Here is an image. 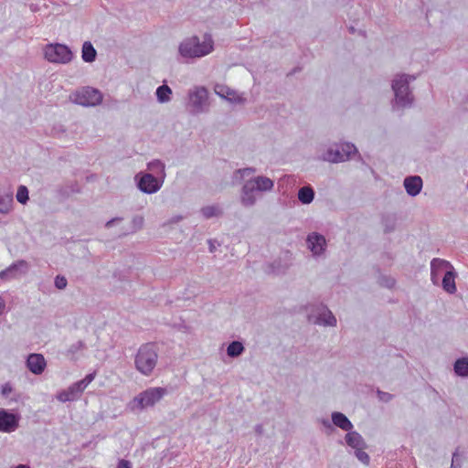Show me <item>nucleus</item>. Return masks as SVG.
<instances>
[{
  "label": "nucleus",
  "instance_id": "f257e3e1",
  "mask_svg": "<svg viewBox=\"0 0 468 468\" xmlns=\"http://www.w3.org/2000/svg\"><path fill=\"white\" fill-rule=\"evenodd\" d=\"M416 77L409 74H397L394 76L391 88L394 92L392 109L403 110L410 108L414 102V95L410 88V83L414 81Z\"/></svg>",
  "mask_w": 468,
  "mask_h": 468
},
{
  "label": "nucleus",
  "instance_id": "f03ea898",
  "mask_svg": "<svg viewBox=\"0 0 468 468\" xmlns=\"http://www.w3.org/2000/svg\"><path fill=\"white\" fill-rule=\"evenodd\" d=\"M158 361V348L154 343L142 345L134 357L135 368L144 376H150Z\"/></svg>",
  "mask_w": 468,
  "mask_h": 468
},
{
  "label": "nucleus",
  "instance_id": "7ed1b4c3",
  "mask_svg": "<svg viewBox=\"0 0 468 468\" xmlns=\"http://www.w3.org/2000/svg\"><path fill=\"white\" fill-rule=\"evenodd\" d=\"M213 49V41L210 36H205L201 42L197 37H192L180 43L179 54L186 58H201L209 54Z\"/></svg>",
  "mask_w": 468,
  "mask_h": 468
},
{
  "label": "nucleus",
  "instance_id": "20e7f679",
  "mask_svg": "<svg viewBox=\"0 0 468 468\" xmlns=\"http://www.w3.org/2000/svg\"><path fill=\"white\" fill-rule=\"evenodd\" d=\"M167 393L165 388H149L139 393L129 404L132 410H143L154 406Z\"/></svg>",
  "mask_w": 468,
  "mask_h": 468
},
{
  "label": "nucleus",
  "instance_id": "39448f33",
  "mask_svg": "<svg viewBox=\"0 0 468 468\" xmlns=\"http://www.w3.org/2000/svg\"><path fill=\"white\" fill-rule=\"evenodd\" d=\"M44 56L48 61L57 64H67L73 58L69 48L59 43L47 45L44 49Z\"/></svg>",
  "mask_w": 468,
  "mask_h": 468
},
{
  "label": "nucleus",
  "instance_id": "423d86ee",
  "mask_svg": "<svg viewBox=\"0 0 468 468\" xmlns=\"http://www.w3.org/2000/svg\"><path fill=\"white\" fill-rule=\"evenodd\" d=\"M188 105L192 114H199L208 112V91L205 87H195L188 92Z\"/></svg>",
  "mask_w": 468,
  "mask_h": 468
},
{
  "label": "nucleus",
  "instance_id": "0eeeda50",
  "mask_svg": "<svg viewBox=\"0 0 468 468\" xmlns=\"http://www.w3.org/2000/svg\"><path fill=\"white\" fill-rule=\"evenodd\" d=\"M308 320L311 323L324 326L336 325V318L327 306L323 303L312 306L308 314Z\"/></svg>",
  "mask_w": 468,
  "mask_h": 468
},
{
  "label": "nucleus",
  "instance_id": "6e6552de",
  "mask_svg": "<svg viewBox=\"0 0 468 468\" xmlns=\"http://www.w3.org/2000/svg\"><path fill=\"white\" fill-rule=\"evenodd\" d=\"M137 187L145 194H154L158 192L164 185L165 180L154 176L150 173H138L135 177Z\"/></svg>",
  "mask_w": 468,
  "mask_h": 468
},
{
  "label": "nucleus",
  "instance_id": "1a4fd4ad",
  "mask_svg": "<svg viewBox=\"0 0 468 468\" xmlns=\"http://www.w3.org/2000/svg\"><path fill=\"white\" fill-rule=\"evenodd\" d=\"M74 101L82 106H96L102 101V94L97 89L85 87L75 93Z\"/></svg>",
  "mask_w": 468,
  "mask_h": 468
},
{
  "label": "nucleus",
  "instance_id": "9d476101",
  "mask_svg": "<svg viewBox=\"0 0 468 468\" xmlns=\"http://www.w3.org/2000/svg\"><path fill=\"white\" fill-rule=\"evenodd\" d=\"M21 416L5 409H0V432L11 433L19 427Z\"/></svg>",
  "mask_w": 468,
  "mask_h": 468
},
{
  "label": "nucleus",
  "instance_id": "9b49d317",
  "mask_svg": "<svg viewBox=\"0 0 468 468\" xmlns=\"http://www.w3.org/2000/svg\"><path fill=\"white\" fill-rule=\"evenodd\" d=\"M307 248L312 251L313 256H322L327 247L324 236L318 232H312L306 238Z\"/></svg>",
  "mask_w": 468,
  "mask_h": 468
},
{
  "label": "nucleus",
  "instance_id": "f8f14e48",
  "mask_svg": "<svg viewBox=\"0 0 468 468\" xmlns=\"http://www.w3.org/2000/svg\"><path fill=\"white\" fill-rule=\"evenodd\" d=\"M27 270L28 263L24 260H20L11 264L5 270L2 271L0 272V278L3 280L15 279L22 274L27 273Z\"/></svg>",
  "mask_w": 468,
  "mask_h": 468
},
{
  "label": "nucleus",
  "instance_id": "ddd939ff",
  "mask_svg": "<svg viewBox=\"0 0 468 468\" xmlns=\"http://www.w3.org/2000/svg\"><path fill=\"white\" fill-rule=\"evenodd\" d=\"M26 364L27 369L35 375L42 374L47 366L44 356L37 353L28 355Z\"/></svg>",
  "mask_w": 468,
  "mask_h": 468
},
{
  "label": "nucleus",
  "instance_id": "4468645a",
  "mask_svg": "<svg viewBox=\"0 0 468 468\" xmlns=\"http://www.w3.org/2000/svg\"><path fill=\"white\" fill-rule=\"evenodd\" d=\"M252 183L249 180L243 185L240 192V203L244 207H251L257 202L256 193Z\"/></svg>",
  "mask_w": 468,
  "mask_h": 468
},
{
  "label": "nucleus",
  "instance_id": "2eb2a0df",
  "mask_svg": "<svg viewBox=\"0 0 468 468\" xmlns=\"http://www.w3.org/2000/svg\"><path fill=\"white\" fill-rule=\"evenodd\" d=\"M96 373L92 372L88 374L83 379L77 381L70 385L67 389L71 397H74V400L80 398L82 392L95 378Z\"/></svg>",
  "mask_w": 468,
  "mask_h": 468
},
{
  "label": "nucleus",
  "instance_id": "dca6fc26",
  "mask_svg": "<svg viewBox=\"0 0 468 468\" xmlns=\"http://www.w3.org/2000/svg\"><path fill=\"white\" fill-rule=\"evenodd\" d=\"M452 264L439 258H435L431 262V279L434 284L438 283L439 276L445 271L451 270Z\"/></svg>",
  "mask_w": 468,
  "mask_h": 468
},
{
  "label": "nucleus",
  "instance_id": "f3484780",
  "mask_svg": "<svg viewBox=\"0 0 468 468\" xmlns=\"http://www.w3.org/2000/svg\"><path fill=\"white\" fill-rule=\"evenodd\" d=\"M214 91L219 97L235 103H243L244 99L237 94V92L223 84H216L214 87Z\"/></svg>",
  "mask_w": 468,
  "mask_h": 468
},
{
  "label": "nucleus",
  "instance_id": "a211bd4d",
  "mask_svg": "<svg viewBox=\"0 0 468 468\" xmlns=\"http://www.w3.org/2000/svg\"><path fill=\"white\" fill-rule=\"evenodd\" d=\"M403 185L408 195L410 197H416L421 191L422 179L419 176H407L404 179Z\"/></svg>",
  "mask_w": 468,
  "mask_h": 468
},
{
  "label": "nucleus",
  "instance_id": "6ab92c4d",
  "mask_svg": "<svg viewBox=\"0 0 468 468\" xmlns=\"http://www.w3.org/2000/svg\"><path fill=\"white\" fill-rule=\"evenodd\" d=\"M249 181L252 183L254 188L259 192L271 191L274 186L273 181L271 178L263 176H256L252 179H250Z\"/></svg>",
  "mask_w": 468,
  "mask_h": 468
},
{
  "label": "nucleus",
  "instance_id": "aec40b11",
  "mask_svg": "<svg viewBox=\"0 0 468 468\" xmlns=\"http://www.w3.org/2000/svg\"><path fill=\"white\" fill-rule=\"evenodd\" d=\"M345 440L346 444L354 450L359 448H367V443L364 438L357 431H353L351 430L346 434Z\"/></svg>",
  "mask_w": 468,
  "mask_h": 468
},
{
  "label": "nucleus",
  "instance_id": "412c9836",
  "mask_svg": "<svg viewBox=\"0 0 468 468\" xmlns=\"http://www.w3.org/2000/svg\"><path fill=\"white\" fill-rule=\"evenodd\" d=\"M332 422L335 426L345 431H350L354 427L349 419L345 414L338 411L332 413Z\"/></svg>",
  "mask_w": 468,
  "mask_h": 468
},
{
  "label": "nucleus",
  "instance_id": "4be33fe9",
  "mask_svg": "<svg viewBox=\"0 0 468 468\" xmlns=\"http://www.w3.org/2000/svg\"><path fill=\"white\" fill-rule=\"evenodd\" d=\"M455 271L453 267L451 270H447L443 275L441 285L445 292L449 293H454L456 292L455 285Z\"/></svg>",
  "mask_w": 468,
  "mask_h": 468
},
{
  "label": "nucleus",
  "instance_id": "5701e85b",
  "mask_svg": "<svg viewBox=\"0 0 468 468\" xmlns=\"http://www.w3.org/2000/svg\"><path fill=\"white\" fill-rule=\"evenodd\" d=\"M147 169L150 170L154 176L165 179V165L159 159H154L147 164Z\"/></svg>",
  "mask_w": 468,
  "mask_h": 468
},
{
  "label": "nucleus",
  "instance_id": "b1692460",
  "mask_svg": "<svg viewBox=\"0 0 468 468\" xmlns=\"http://www.w3.org/2000/svg\"><path fill=\"white\" fill-rule=\"evenodd\" d=\"M97 51L90 41H86L82 45L81 58L85 62L90 63L96 59Z\"/></svg>",
  "mask_w": 468,
  "mask_h": 468
},
{
  "label": "nucleus",
  "instance_id": "393cba45",
  "mask_svg": "<svg viewBox=\"0 0 468 468\" xmlns=\"http://www.w3.org/2000/svg\"><path fill=\"white\" fill-rule=\"evenodd\" d=\"M298 199L303 205H308L314 198V191L310 186H305L298 190Z\"/></svg>",
  "mask_w": 468,
  "mask_h": 468
},
{
  "label": "nucleus",
  "instance_id": "a878e982",
  "mask_svg": "<svg viewBox=\"0 0 468 468\" xmlns=\"http://www.w3.org/2000/svg\"><path fill=\"white\" fill-rule=\"evenodd\" d=\"M323 159L331 163L345 162V154L342 153L341 149H328L324 154Z\"/></svg>",
  "mask_w": 468,
  "mask_h": 468
},
{
  "label": "nucleus",
  "instance_id": "bb28decb",
  "mask_svg": "<svg viewBox=\"0 0 468 468\" xmlns=\"http://www.w3.org/2000/svg\"><path fill=\"white\" fill-rule=\"evenodd\" d=\"M13 193L8 192L5 194H0V213L7 214L12 208L13 205Z\"/></svg>",
  "mask_w": 468,
  "mask_h": 468
},
{
  "label": "nucleus",
  "instance_id": "cd10ccee",
  "mask_svg": "<svg viewBox=\"0 0 468 468\" xmlns=\"http://www.w3.org/2000/svg\"><path fill=\"white\" fill-rule=\"evenodd\" d=\"M200 213L206 218H211L214 217H220L223 215V210L218 205H211L203 207L200 209Z\"/></svg>",
  "mask_w": 468,
  "mask_h": 468
},
{
  "label": "nucleus",
  "instance_id": "c85d7f7f",
  "mask_svg": "<svg viewBox=\"0 0 468 468\" xmlns=\"http://www.w3.org/2000/svg\"><path fill=\"white\" fill-rule=\"evenodd\" d=\"M244 351L245 347L239 341H232L227 347V355L231 358L241 356Z\"/></svg>",
  "mask_w": 468,
  "mask_h": 468
},
{
  "label": "nucleus",
  "instance_id": "c756f323",
  "mask_svg": "<svg viewBox=\"0 0 468 468\" xmlns=\"http://www.w3.org/2000/svg\"><path fill=\"white\" fill-rule=\"evenodd\" d=\"M155 94H156L157 101L160 103H165V102L170 101V100H171L170 95L172 94V90L170 89L169 86L164 84V85L159 86L156 89Z\"/></svg>",
  "mask_w": 468,
  "mask_h": 468
},
{
  "label": "nucleus",
  "instance_id": "7c9ffc66",
  "mask_svg": "<svg viewBox=\"0 0 468 468\" xmlns=\"http://www.w3.org/2000/svg\"><path fill=\"white\" fill-rule=\"evenodd\" d=\"M453 368L457 376L468 377V358L462 357L457 359L454 363Z\"/></svg>",
  "mask_w": 468,
  "mask_h": 468
},
{
  "label": "nucleus",
  "instance_id": "2f4dec72",
  "mask_svg": "<svg viewBox=\"0 0 468 468\" xmlns=\"http://www.w3.org/2000/svg\"><path fill=\"white\" fill-rule=\"evenodd\" d=\"M85 348H86L85 343L81 340H79L76 343H73L72 345L69 346V347L68 348V350L66 352V356L69 359L75 360L77 358L76 355L79 352L84 350Z\"/></svg>",
  "mask_w": 468,
  "mask_h": 468
},
{
  "label": "nucleus",
  "instance_id": "473e14b6",
  "mask_svg": "<svg viewBox=\"0 0 468 468\" xmlns=\"http://www.w3.org/2000/svg\"><path fill=\"white\" fill-rule=\"evenodd\" d=\"M16 200L25 205L29 199L28 189L26 186H19L16 192Z\"/></svg>",
  "mask_w": 468,
  "mask_h": 468
},
{
  "label": "nucleus",
  "instance_id": "72a5a7b5",
  "mask_svg": "<svg viewBox=\"0 0 468 468\" xmlns=\"http://www.w3.org/2000/svg\"><path fill=\"white\" fill-rule=\"evenodd\" d=\"M341 151L345 154V161L348 160L352 154L357 153L356 147L353 144L349 143L342 144Z\"/></svg>",
  "mask_w": 468,
  "mask_h": 468
},
{
  "label": "nucleus",
  "instance_id": "f704fd0d",
  "mask_svg": "<svg viewBox=\"0 0 468 468\" xmlns=\"http://www.w3.org/2000/svg\"><path fill=\"white\" fill-rule=\"evenodd\" d=\"M366 448H359L355 450L356 457L364 464H368L370 461L369 455L364 451Z\"/></svg>",
  "mask_w": 468,
  "mask_h": 468
},
{
  "label": "nucleus",
  "instance_id": "c9c22d12",
  "mask_svg": "<svg viewBox=\"0 0 468 468\" xmlns=\"http://www.w3.org/2000/svg\"><path fill=\"white\" fill-rule=\"evenodd\" d=\"M378 282L381 286L391 289L395 286L396 280L391 276H381Z\"/></svg>",
  "mask_w": 468,
  "mask_h": 468
},
{
  "label": "nucleus",
  "instance_id": "e433bc0d",
  "mask_svg": "<svg viewBox=\"0 0 468 468\" xmlns=\"http://www.w3.org/2000/svg\"><path fill=\"white\" fill-rule=\"evenodd\" d=\"M144 225V218L141 216H135L132 220L131 233H134L141 229Z\"/></svg>",
  "mask_w": 468,
  "mask_h": 468
},
{
  "label": "nucleus",
  "instance_id": "4c0bfd02",
  "mask_svg": "<svg viewBox=\"0 0 468 468\" xmlns=\"http://www.w3.org/2000/svg\"><path fill=\"white\" fill-rule=\"evenodd\" d=\"M57 399L60 402L74 401V397H71L68 389L61 390L57 394Z\"/></svg>",
  "mask_w": 468,
  "mask_h": 468
},
{
  "label": "nucleus",
  "instance_id": "58836bf2",
  "mask_svg": "<svg viewBox=\"0 0 468 468\" xmlns=\"http://www.w3.org/2000/svg\"><path fill=\"white\" fill-rule=\"evenodd\" d=\"M54 283H55L56 288H58V290H63L67 287L68 281L64 276L58 275L55 278Z\"/></svg>",
  "mask_w": 468,
  "mask_h": 468
},
{
  "label": "nucleus",
  "instance_id": "ea45409f",
  "mask_svg": "<svg viewBox=\"0 0 468 468\" xmlns=\"http://www.w3.org/2000/svg\"><path fill=\"white\" fill-rule=\"evenodd\" d=\"M253 173H255V168L246 167V168L236 170L235 171V176L239 175L240 178H242V177L248 176H250V175H251Z\"/></svg>",
  "mask_w": 468,
  "mask_h": 468
},
{
  "label": "nucleus",
  "instance_id": "a19ab883",
  "mask_svg": "<svg viewBox=\"0 0 468 468\" xmlns=\"http://www.w3.org/2000/svg\"><path fill=\"white\" fill-rule=\"evenodd\" d=\"M13 392V386L11 383L6 382L1 388V394L5 398H8L9 394Z\"/></svg>",
  "mask_w": 468,
  "mask_h": 468
},
{
  "label": "nucleus",
  "instance_id": "79ce46f5",
  "mask_svg": "<svg viewBox=\"0 0 468 468\" xmlns=\"http://www.w3.org/2000/svg\"><path fill=\"white\" fill-rule=\"evenodd\" d=\"M378 395L379 399L384 401V402H388L393 398L392 394L388 393V392H384V391H380V390L378 391Z\"/></svg>",
  "mask_w": 468,
  "mask_h": 468
},
{
  "label": "nucleus",
  "instance_id": "37998d69",
  "mask_svg": "<svg viewBox=\"0 0 468 468\" xmlns=\"http://www.w3.org/2000/svg\"><path fill=\"white\" fill-rule=\"evenodd\" d=\"M452 463H454L458 465V468H461L462 461L458 452V449L452 453Z\"/></svg>",
  "mask_w": 468,
  "mask_h": 468
},
{
  "label": "nucleus",
  "instance_id": "c03bdc74",
  "mask_svg": "<svg viewBox=\"0 0 468 468\" xmlns=\"http://www.w3.org/2000/svg\"><path fill=\"white\" fill-rule=\"evenodd\" d=\"M184 219V217L181 216V215H176V216H174L172 217L168 221H167V224H176V223H178L180 222L181 220Z\"/></svg>",
  "mask_w": 468,
  "mask_h": 468
},
{
  "label": "nucleus",
  "instance_id": "a18cd8bd",
  "mask_svg": "<svg viewBox=\"0 0 468 468\" xmlns=\"http://www.w3.org/2000/svg\"><path fill=\"white\" fill-rule=\"evenodd\" d=\"M117 468H132V464L129 461L122 459L118 463Z\"/></svg>",
  "mask_w": 468,
  "mask_h": 468
},
{
  "label": "nucleus",
  "instance_id": "49530a36",
  "mask_svg": "<svg viewBox=\"0 0 468 468\" xmlns=\"http://www.w3.org/2000/svg\"><path fill=\"white\" fill-rule=\"evenodd\" d=\"M322 424L324 425V428H326L329 431H333L335 429H334V424L333 422H330L328 420L326 419H324L322 420Z\"/></svg>",
  "mask_w": 468,
  "mask_h": 468
},
{
  "label": "nucleus",
  "instance_id": "de8ad7c7",
  "mask_svg": "<svg viewBox=\"0 0 468 468\" xmlns=\"http://www.w3.org/2000/svg\"><path fill=\"white\" fill-rule=\"evenodd\" d=\"M122 218H112L110 219L109 221L106 222L105 224V227L106 228H111L115 222H119L121 221Z\"/></svg>",
  "mask_w": 468,
  "mask_h": 468
},
{
  "label": "nucleus",
  "instance_id": "09e8293b",
  "mask_svg": "<svg viewBox=\"0 0 468 468\" xmlns=\"http://www.w3.org/2000/svg\"><path fill=\"white\" fill-rule=\"evenodd\" d=\"M208 244H209V251L214 252L216 250V246L214 245V241L209 239Z\"/></svg>",
  "mask_w": 468,
  "mask_h": 468
},
{
  "label": "nucleus",
  "instance_id": "8fccbe9b",
  "mask_svg": "<svg viewBox=\"0 0 468 468\" xmlns=\"http://www.w3.org/2000/svg\"><path fill=\"white\" fill-rule=\"evenodd\" d=\"M255 431H256V432H257L258 434H261V433H262V431H263V427H262V425H261V424L257 425V426L255 427Z\"/></svg>",
  "mask_w": 468,
  "mask_h": 468
},
{
  "label": "nucleus",
  "instance_id": "3c124183",
  "mask_svg": "<svg viewBox=\"0 0 468 468\" xmlns=\"http://www.w3.org/2000/svg\"><path fill=\"white\" fill-rule=\"evenodd\" d=\"M4 309H5V303H4V301L0 298V315L3 314Z\"/></svg>",
  "mask_w": 468,
  "mask_h": 468
},
{
  "label": "nucleus",
  "instance_id": "603ef678",
  "mask_svg": "<svg viewBox=\"0 0 468 468\" xmlns=\"http://www.w3.org/2000/svg\"><path fill=\"white\" fill-rule=\"evenodd\" d=\"M12 468H31L28 464H23V463H20V464H17Z\"/></svg>",
  "mask_w": 468,
  "mask_h": 468
},
{
  "label": "nucleus",
  "instance_id": "864d4df0",
  "mask_svg": "<svg viewBox=\"0 0 468 468\" xmlns=\"http://www.w3.org/2000/svg\"><path fill=\"white\" fill-rule=\"evenodd\" d=\"M392 229H393V227H390V225H387V226L385 227V231H386V232L391 231Z\"/></svg>",
  "mask_w": 468,
  "mask_h": 468
},
{
  "label": "nucleus",
  "instance_id": "5fc2aeb1",
  "mask_svg": "<svg viewBox=\"0 0 468 468\" xmlns=\"http://www.w3.org/2000/svg\"><path fill=\"white\" fill-rule=\"evenodd\" d=\"M451 468H458V465H457V464H455L454 463H452V464H451Z\"/></svg>",
  "mask_w": 468,
  "mask_h": 468
}]
</instances>
